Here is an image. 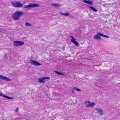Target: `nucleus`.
Here are the masks:
<instances>
[{"instance_id":"1","label":"nucleus","mask_w":120,"mask_h":120,"mask_svg":"<svg viewBox=\"0 0 120 120\" xmlns=\"http://www.w3.org/2000/svg\"><path fill=\"white\" fill-rule=\"evenodd\" d=\"M23 14L24 13L22 11H16L12 15V18L14 20H18Z\"/></svg>"},{"instance_id":"2","label":"nucleus","mask_w":120,"mask_h":120,"mask_svg":"<svg viewBox=\"0 0 120 120\" xmlns=\"http://www.w3.org/2000/svg\"><path fill=\"white\" fill-rule=\"evenodd\" d=\"M50 79V78L48 77H42L39 78L38 81L39 82L43 83Z\"/></svg>"},{"instance_id":"3","label":"nucleus","mask_w":120,"mask_h":120,"mask_svg":"<svg viewBox=\"0 0 120 120\" xmlns=\"http://www.w3.org/2000/svg\"><path fill=\"white\" fill-rule=\"evenodd\" d=\"M39 6V5L38 4H30L28 5H24V8H31L38 7Z\"/></svg>"},{"instance_id":"4","label":"nucleus","mask_w":120,"mask_h":120,"mask_svg":"<svg viewBox=\"0 0 120 120\" xmlns=\"http://www.w3.org/2000/svg\"><path fill=\"white\" fill-rule=\"evenodd\" d=\"M14 45L15 46L18 47L22 46L24 44L23 42L21 41H15L13 42Z\"/></svg>"},{"instance_id":"5","label":"nucleus","mask_w":120,"mask_h":120,"mask_svg":"<svg viewBox=\"0 0 120 120\" xmlns=\"http://www.w3.org/2000/svg\"><path fill=\"white\" fill-rule=\"evenodd\" d=\"M11 4L15 8H20L22 7V4L19 2L12 3Z\"/></svg>"},{"instance_id":"6","label":"nucleus","mask_w":120,"mask_h":120,"mask_svg":"<svg viewBox=\"0 0 120 120\" xmlns=\"http://www.w3.org/2000/svg\"><path fill=\"white\" fill-rule=\"evenodd\" d=\"M29 63L31 65L36 66L41 65V64L38 61L32 59L30 60Z\"/></svg>"},{"instance_id":"7","label":"nucleus","mask_w":120,"mask_h":120,"mask_svg":"<svg viewBox=\"0 0 120 120\" xmlns=\"http://www.w3.org/2000/svg\"><path fill=\"white\" fill-rule=\"evenodd\" d=\"M100 36H102V34L100 33V32H98L96 35L94 36V38L95 39L100 40L101 39Z\"/></svg>"},{"instance_id":"8","label":"nucleus","mask_w":120,"mask_h":120,"mask_svg":"<svg viewBox=\"0 0 120 120\" xmlns=\"http://www.w3.org/2000/svg\"><path fill=\"white\" fill-rule=\"evenodd\" d=\"M0 79L7 81H10L11 80L8 78L0 75Z\"/></svg>"},{"instance_id":"9","label":"nucleus","mask_w":120,"mask_h":120,"mask_svg":"<svg viewBox=\"0 0 120 120\" xmlns=\"http://www.w3.org/2000/svg\"><path fill=\"white\" fill-rule=\"evenodd\" d=\"M96 110L97 111V112L101 115H102L103 113V110L101 109L96 108Z\"/></svg>"},{"instance_id":"10","label":"nucleus","mask_w":120,"mask_h":120,"mask_svg":"<svg viewBox=\"0 0 120 120\" xmlns=\"http://www.w3.org/2000/svg\"><path fill=\"white\" fill-rule=\"evenodd\" d=\"M82 2L90 5H92L93 4L92 1L90 0H83Z\"/></svg>"},{"instance_id":"11","label":"nucleus","mask_w":120,"mask_h":120,"mask_svg":"<svg viewBox=\"0 0 120 120\" xmlns=\"http://www.w3.org/2000/svg\"><path fill=\"white\" fill-rule=\"evenodd\" d=\"M71 41L74 44L78 46H79V44L78 42L75 41V39H71Z\"/></svg>"},{"instance_id":"12","label":"nucleus","mask_w":120,"mask_h":120,"mask_svg":"<svg viewBox=\"0 0 120 120\" xmlns=\"http://www.w3.org/2000/svg\"><path fill=\"white\" fill-rule=\"evenodd\" d=\"M91 102L89 101H87L86 102V107H90Z\"/></svg>"},{"instance_id":"13","label":"nucleus","mask_w":120,"mask_h":120,"mask_svg":"<svg viewBox=\"0 0 120 120\" xmlns=\"http://www.w3.org/2000/svg\"><path fill=\"white\" fill-rule=\"evenodd\" d=\"M90 8L92 10L95 12H97L98 10L92 6H90Z\"/></svg>"},{"instance_id":"14","label":"nucleus","mask_w":120,"mask_h":120,"mask_svg":"<svg viewBox=\"0 0 120 120\" xmlns=\"http://www.w3.org/2000/svg\"><path fill=\"white\" fill-rule=\"evenodd\" d=\"M54 72L56 74H58V75H64V74L62 73H61L60 72L57 71H55Z\"/></svg>"},{"instance_id":"15","label":"nucleus","mask_w":120,"mask_h":120,"mask_svg":"<svg viewBox=\"0 0 120 120\" xmlns=\"http://www.w3.org/2000/svg\"><path fill=\"white\" fill-rule=\"evenodd\" d=\"M51 5H52L56 6L57 7H59L60 6H61V5L60 4H51Z\"/></svg>"},{"instance_id":"16","label":"nucleus","mask_w":120,"mask_h":120,"mask_svg":"<svg viewBox=\"0 0 120 120\" xmlns=\"http://www.w3.org/2000/svg\"><path fill=\"white\" fill-rule=\"evenodd\" d=\"M26 26H31V24L27 22H26L25 24Z\"/></svg>"},{"instance_id":"17","label":"nucleus","mask_w":120,"mask_h":120,"mask_svg":"<svg viewBox=\"0 0 120 120\" xmlns=\"http://www.w3.org/2000/svg\"><path fill=\"white\" fill-rule=\"evenodd\" d=\"M102 36L105 37L107 38H109V37L107 35H104L102 34Z\"/></svg>"},{"instance_id":"18","label":"nucleus","mask_w":120,"mask_h":120,"mask_svg":"<svg viewBox=\"0 0 120 120\" xmlns=\"http://www.w3.org/2000/svg\"><path fill=\"white\" fill-rule=\"evenodd\" d=\"M5 98L8 99H13V98L7 96Z\"/></svg>"},{"instance_id":"19","label":"nucleus","mask_w":120,"mask_h":120,"mask_svg":"<svg viewBox=\"0 0 120 120\" xmlns=\"http://www.w3.org/2000/svg\"><path fill=\"white\" fill-rule=\"evenodd\" d=\"M95 105V104L94 102H92L90 103V107H92Z\"/></svg>"},{"instance_id":"20","label":"nucleus","mask_w":120,"mask_h":120,"mask_svg":"<svg viewBox=\"0 0 120 120\" xmlns=\"http://www.w3.org/2000/svg\"><path fill=\"white\" fill-rule=\"evenodd\" d=\"M0 96H2L5 98L6 95H4L2 93H0Z\"/></svg>"},{"instance_id":"21","label":"nucleus","mask_w":120,"mask_h":120,"mask_svg":"<svg viewBox=\"0 0 120 120\" xmlns=\"http://www.w3.org/2000/svg\"><path fill=\"white\" fill-rule=\"evenodd\" d=\"M69 15V13L68 12L65 13H64V15L66 16H68Z\"/></svg>"},{"instance_id":"22","label":"nucleus","mask_w":120,"mask_h":120,"mask_svg":"<svg viewBox=\"0 0 120 120\" xmlns=\"http://www.w3.org/2000/svg\"><path fill=\"white\" fill-rule=\"evenodd\" d=\"M78 88H77L76 87H73V89H74V90H77Z\"/></svg>"},{"instance_id":"23","label":"nucleus","mask_w":120,"mask_h":120,"mask_svg":"<svg viewBox=\"0 0 120 120\" xmlns=\"http://www.w3.org/2000/svg\"><path fill=\"white\" fill-rule=\"evenodd\" d=\"M18 109H19L18 108V107H17L16 108V109L15 110V112H18Z\"/></svg>"},{"instance_id":"24","label":"nucleus","mask_w":120,"mask_h":120,"mask_svg":"<svg viewBox=\"0 0 120 120\" xmlns=\"http://www.w3.org/2000/svg\"><path fill=\"white\" fill-rule=\"evenodd\" d=\"M77 90L79 92L81 91V90L78 88L77 89Z\"/></svg>"},{"instance_id":"25","label":"nucleus","mask_w":120,"mask_h":120,"mask_svg":"<svg viewBox=\"0 0 120 120\" xmlns=\"http://www.w3.org/2000/svg\"><path fill=\"white\" fill-rule=\"evenodd\" d=\"M71 91V92L72 93H75V92H74V90H72Z\"/></svg>"},{"instance_id":"26","label":"nucleus","mask_w":120,"mask_h":120,"mask_svg":"<svg viewBox=\"0 0 120 120\" xmlns=\"http://www.w3.org/2000/svg\"><path fill=\"white\" fill-rule=\"evenodd\" d=\"M71 38H72V39H75L74 38H73V36H71Z\"/></svg>"},{"instance_id":"27","label":"nucleus","mask_w":120,"mask_h":120,"mask_svg":"<svg viewBox=\"0 0 120 120\" xmlns=\"http://www.w3.org/2000/svg\"><path fill=\"white\" fill-rule=\"evenodd\" d=\"M60 14L62 15H64V13H60Z\"/></svg>"},{"instance_id":"28","label":"nucleus","mask_w":120,"mask_h":120,"mask_svg":"<svg viewBox=\"0 0 120 120\" xmlns=\"http://www.w3.org/2000/svg\"><path fill=\"white\" fill-rule=\"evenodd\" d=\"M97 84L96 83H94V85L95 86H97Z\"/></svg>"},{"instance_id":"29","label":"nucleus","mask_w":120,"mask_h":120,"mask_svg":"<svg viewBox=\"0 0 120 120\" xmlns=\"http://www.w3.org/2000/svg\"><path fill=\"white\" fill-rule=\"evenodd\" d=\"M99 81V80H98V81H97V82H98V81Z\"/></svg>"}]
</instances>
